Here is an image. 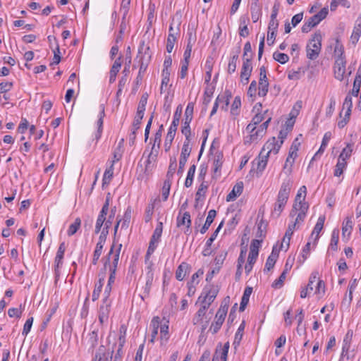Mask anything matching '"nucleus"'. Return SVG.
Returning a JSON list of instances; mask_svg holds the SVG:
<instances>
[{
  "instance_id": "nucleus-5",
  "label": "nucleus",
  "mask_w": 361,
  "mask_h": 361,
  "mask_svg": "<svg viewBox=\"0 0 361 361\" xmlns=\"http://www.w3.org/2000/svg\"><path fill=\"white\" fill-rule=\"evenodd\" d=\"M300 204H293L290 212V216L293 217L296 216L295 221L298 224L304 221L309 207L307 203Z\"/></svg>"
},
{
  "instance_id": "nucleus-46",
  "label": "nucleus",
  "mask_w": 361,
  "mask_h": 361,
  "mask_svg": "<svg viewBox=\"0 0 361 361\" xmlns=\"http://www.w3.org/2000/svg\"><path fill=\"white\" fill-rule=\"evenodd\" d=\"M207 309L208 307H206V305L201 304L200 308L198 310L193 318L192 321L194 324H197L202 320V317L205 315Z\"/></svg>"
},
{
  "instance_id": "nucleus-19",
  "label": "nucleus",
  "mask_w": 361,
  "mask_h": 361,
  "mask_svg": "<svg viewBox=\"0 0 361 361\" xmlns=\"http://www.w3.org/2000/svg\"><path fill=\"white\" fill-rule=\"evenodd\" d=\"M329 13V9L327 7L322 8V10L317 14L310 17L308 20L315 27L322 20L325 19Z\"/></svg>"
},
{
  "instance_id": "nucleus-7",
  "label": "nucleus",
  "mask_w": 361,
  "mask_h": 361,
  "mask_svg": "<svg viewBox=\"0 0 361 361\" xmlns=\"http://www.w3.org/2000/svg\"><path fill=\"white\" fill-rule=\"evenodd\" d=\"M66 249V245L65 242L61 243L54 259V274L56 280H58L60 276L59 269L63 264V259Z\"/></svg>"
},
{
  "instance_id": "nucleus-8",
  "label": "nucleus",
  "mask_w": 361,
  "mask_h": 361,
  "mask_svg": "<svg viewBox=\"0 0 361 361\" xmlns=\"http://www.w3.org/2000/svg\"><path fill=\"white\" fill-rule=\"evenodd\" d=\"M109 200L107 198L105 201V203L102 206V208L99 212V214L97 221H96L95 229H94V233L96 234L99 233V232H102V226L104 227V223L106 221V216L109 211Z\"/></svg>"
},
{
  "instance_id": "nucleus-37",
  "label": "nucleus",
  "mask_w": 361,
  "mask_h": 361,
  "mask_svg": "<svg viewBox=\"0 0 361 361\" xmlns=\"http://www.w3.org/2000/svg\"><path fill=\"white\" fill-rule=\"evenodd\" d=\"M306 193H307L306 186H305V185L301 186L300 188V189L298 190V193L295 196L294 204H300V203H301V204L307 203L306 202H305Z\"/></svg>"
},
{
  "instance_id": "nucleus-54",
  "label": "nucleus",
  "mask_w": 361,
  "mask_h": 361,
  "mask_svg": "<svg viewBox=\"0 0 361 361\" xmlns=\"http://www.w3.org/2000/svg\"><path fill=\"white\" fill-rule=\"evenodd\" d=\"M113 174H114V165H113V164H111V165L109 166V168L106 169L104 172V177L102 179L103 185L104 184L109 183V182L111 181V180L113 177Z\"/></svg>"
},
{
  "instance_id": "nucleus-64",
  "label": "nucleus",
  "mask_w": 361,
  "mask_h": 361,
  "mask_svg": "<svg viewBox=\"0 0 361 361\" xmlns=\"http://www.w3.org/2000/svg\"><path fill=\"white\" fill-rule=\"evenodd\" d=\"M273 58L276 61L281 63V64H284L289 60V56L284 53H280V52H274L273 54Z\"/></svg>"
},
{
  "instance_id": "nucleus-61",
  "label": "nucleus",
  "mask_w": 361,
  "mask_h": 361,
  "mask_svg": "<svg viewBox=\"0 0 361 361\" xmlns=\"http://www.w3.org/2000/svg\"><path fill=\"white\" fill-rule=\"evenodd\" d=\"M319 272L318 271H313L310 278L308 283L306 286V288L308 289L310 292L314 290V285L316 283V281L318 279Z\"/></svg>"
},
{
  "instance_id": "nucleus-60",
  "label": "nucleus",
  "mask_w": 361,
  "mask_h": 361,
  "mask_svg": "<svg viewBox=\"0 0 361 361\" xmlns=\"http://www.w3.org/2000/svg\"><path fill=\"white\" fill-rule=\"evenodd\" d=\"M361 86V78L359 76H355L353 82V86L351 92L349 93L354 97H357Z\"/></svg>"
},
{
  "instance_id": "nucleus-56",
  "label": "nucleus",
  "mask_w": 361,
  "mask_h": 361,
  "mask_svg": "<svg viewBox=\"0 0 361 361\" xmlns=\"http://www.w3.org/2000/svg\"><path fill=\"white\" fill-rule=\"evenodd\" d=\"M140 124H141L140 122L133 121V123L132 125L131 133L129 135L130 142H131L132 144H134V142L136 138L137 131V130L140 129Z\"/></svg>"
},
{
  "instance_id": "nucleus-28",
  "label": "nucleus",
  "mask_w": 361,
  "mask_h": 361,
  "mask_svg": "<svg viewBox=\"0 0 361 361\" xmlns=\"http://www.w3.org/2000/svg\"><path fill=\"white\" fill-rule=\"evenodd\" d=\"M252 288L251 287H247L243 293V295L241 298V301L240 304L239 310L240 312H243L245 309V307L248 304L250 296L252 293Z\"/></svg>"
},
{
  "instance_id": "nucleus-21",
  "label": "nucleus",
  "mask_w": 361,
  "mask_h": 361,
  "mask_svg": "<svg viewBox=\"0 0 361 361\" xmlns=\"http://www.w3.org/2000/svg\"><path fill=\"white\" fill-rule=\"evenodd\" d=\"M190 269V266L187 262H182L176 269V279L180 281H183Z\"/></svg>"
},
{
  "instance_id": "nucleus-41",
  "label": "nucleus",
  "mask_w": 361,
  "mask_h": 361,
  "mask_svg": "<svg viewBox=\"0 0 361 361\" xmlns=\"http://www.w3.org/2000/svg\"><path fill=\"white\" fill-rule=\"evenodd\" d=\"M339 238V230L335 228L333 230L331 233V238L329 247L334 251H336L338 249V243Z\"/></svg>"
},
{
  "instance_id": "nucleus-4",
  "label": "nucleus",
  "mask_w": 361,
  "mask_h": 361,
  "mask_svg": "<svg viewBox=\"0 0 361 361\" xmlns=\"http://www.w3.org/2000/svg\"><path fill=\"white\" fill-rule=\"evenodd\" d=\"M106 226L105 227V228L102 229V231L100 233L98 242L96 245V247H95V249H94V251L93 253V258H92V263L94 265H96L98 262V260L102 253V250H103L104 245L105 244L106 238L108 236V231H107L108 225H106Z\"/></svg>"
},
{
  "instance_id": "nucleus-3",
  "label": "nucleus",
  "mask_w": 361,
  "mask_h": 361,
  "mask_svg": "<svg viewBox=\"0 0 361 361\" xmlns=\"http://www.w3.org/2000/svg\"><path fill=\"white\" fill-rule=\"evenodd\" d=\"M322 36L320 30L314 32L306 47L307 57L310 60L316 59L322 48Z\"/></svg>"
},
{
  "instance_id": "nucleus-63",
  "label": "nucleus",
  "mask_w": 361,
  "mask_h": 361,
  "mask_svg": "<svg viewBox=\"0 0 361 361\" xmlns=\"http://www.w3.org/2000/svg\"><path fill=\"white\" fill-rule=\"evenodd\" d=\"M250 133L251 134L249 136V139L245 140V144H251L253 142H256L259 137H262L264 135V133H261L259 129Z\"/></svg>"
},
{
  "instance_id": "nucleus-27",
  "label": "nucleus",
  "mask_w": 361,
  "mask_h": 361,
  "mask_svg": "<svg viewBox=\"0 0 361 361\" xmlns=\"http://www.w3.org/2000/svg\"><path fill=\"white\" fill-rule=\"evenodd\" d=\"M232 97L231 92L230 90H226L223 95H219L217 98H220V104H221V108L222 110L228 111L230 99Z\"/></svg>"
},
{
  "instance_id": "nucleus-38",
  "label": "nucleus",
  "mask_w": 361,
  "mask_h": 361,
  "mask_svg": "<svg viewBox=\"0 0 361 361\" xmlns=\"http://www.w3.org/2000/svg\"><path fill=\"white\" fill-rule=\"evenodd\" d=\"M120 243L115 245L114 242L112 243L110 250L105 257V261L104 263V269H106L107 267V266H109L110 267V265H112V262L111 263V258L112 257V259L114 260V255L115 254L116 250L118 248V245Z\"/></svg>"
},
{
  "instance_id": "nucleus-36",
  "label": "nucleus",
  "mask_w": 361,
  "mask_h": 361,
  "mask_svg": "<svg viewBox=\"0 0 361 361\" xmlns=\"http://www.w3.org/2000/svg\"><path fill=\"white\" fill-rule=\"evenodd\" d=\"M240 48L238 47V50L237 53L235 54H234L233 56H232L230 59V61H229V63L228 65V69H227V72L228 74L233 73L236 70L237 61L238 59V53L240 52Z\"/></svg>"
},
{
  "instance_id": "nucleus-25",
  "label": "nucleus",
  "mask_w": 361,
  "mask_h": 361,
  "mask_svg": "<svg viewBox=\"0 0 361 361\" xmlns=\"http://www.w3.org/2000/svg\"><path fill=\"white\" fill-rule=\"evenodd\" d=\"M252 71V64L248 59H246L245 62H243L241 71H240V79L250 78Z\"/></svg>"
},
{
  "instance_id": "nucleus-49",
  "label": "nucleus",
  "mask_w": 361,
  "mask_h": 361,
  "mask_svg": "<svg viewBox=\"0 0 361 361\" xmlns=\"http://www.w3.org/2000/svg\"><path fill=\"white\" fill-rule=\"evenodd\" d=\"M160 319L159 317H154L151 322V325L152 326V338L150 340L151 342H154V339L156 338L157 335L158 334V329L159 326Z\"/></svg>"
},
{
  "instance_id": "nucleus-23",
  "label": "nucleus",
  "mask_w": 361,
  "mask_h": 361,
  "mask_svg": "<svg viewBox=\"0 0 361 361\" xmlns=\"http://www.w3.org/2000/svg\"><path fill=\"white\" fill-rule=\"evenodd\" d=\"M121 67V57H118L114 62L110 70L109 82L113 83L116 79L117 73Z\"/></svg>"
},
{
  "instance_id": "nucleus-42",
  "label": "nucleus",
  "mask_w": 361,
  "mask_h": 361,
  "mask_svg": "<svg viewBox=\"0 0 361 361\" xmlns=\"http://www.w3.org/2000/svg\"><path fill=\"white\" fill-rule=\"evenodd\" d=\"M353 152V145L348 144L347 146L343 149L341 152L338 159L347 161V160L351 157Z\"/></svg>"
},
{
  "instance_id": "nucleus-30",
  "label": "nucleus",
  "mask_w": 361,
  "mask_h": 361,
  "mask_svg": "<svg viewBox=\"0 0 361 361\" xmlns=\"http://www.w3.org/2000/svg\"><path fill=\"white\" fill-rule=\"evenodd\" d=\"M98 329H94L87 336V343L90 345L92 349H94L98 344Z\"/></svg>"
},
{
  "instance_id": "nucleus-51",
  "label": "nucleus",
  "mask_w": 361,
  "mask_h": 361,
  "mask_svg": "<svg viewBox=\"0 0 361 361\" xmlns=\"http://www.w3.org/2000/svg\"><path fill=\"white\" fill-rule=\"evenodd\" d=\"M171 184H172V182L170 180H164V185H163V187L161 189V197H162L163 201L167 200L169 195Z\"/></svg>"
},
{
  "instance_id": "nucleus-57",
  "label": "nucleus",
  "mask_w": 361,
  "mask_h": 361,
  "mask_svg": "<svg viewBox=\"0 0 361 361\" xmlns=\"http://www.w3.org/2000/svg\"><path fill=\"white\" fill-rule=\"evenodd\" d=\"M207 189L208 185L203 180L202 183L200 185L195 194V200L198 201L202 196L204 197Z\"/></svg>"
},
{
  "instance_id": "nucleus-58",
  "label": "nucleus",
  "mask_w": 361,
  "mask_h": 361,
  "mask_svg": "<svg viewBox=\"0 0 361 361\" xmlns=\"http://www.w3.org/2000/svg\"><path fill=\"white\" fill-rule=\"evenodd\" d=\"M266 228H267V224H265L264 223L263 220H261L257 224V231L256 233V236L257 238H259V239H262V241L263 240V238L265 237Z\"/></svg>"
},
{
  "instance_id": "nucleus-32",
  "label": "nucleus",
  "mask_w": 361,
  "mask_h": 361,
  "mask_svg": "<svg viewBox=\"0 0 361 361\" xmlns=\"http://www.w3.org/2000/svg\"><path fill=\"white\" fill-rule=\"evenodd\" d=\"M194 104L189 102L186 106L185 114H184V122L183 124H190L193 118Z\"/></svg>"
},
{
  "instance_id": "nucleus-9",
  "label": "nucleus",
  "mask_w": 361,
  "mask_h": 361,
  "mask_svg": "<svg viewBox=\"0 0 361 361\" xmlns=\"http://www.w3.org/2000/svg\"><path fill=\"white\" fill-rule=\"evenodd\" d=\"M121 247H122V244H119L118 245V248L116 249L115 254L114 255V260H112V265H110V269H109L110 275L109 277L107 285H109L111 286H112V284L115 281L116 273V269L118 267V261H119V256H120Z\"/></svg>"
},
{
  "instance_id": "nucleus-18",
  "label": "nucleus",
  "mask_w": 361,
  "mask_h": 361,
  "mask_svg": "<svg viewBox=\"0 0 361 361\" xmlns=\"http://www.w3.org/2000/svg\"><path fill=\"white\" fill-rule=\"evenodd\" d=\"M353 223L352 218L348 216L345 219L342 225V237L348 240L353 230Z\"/></svg>"
},
{
  "instance_id": "nucleus-62",
  "label": "nucleus",
  "mask_w": 361,
  "mask_h": 361,
  "mask_svg": "<svg viewBox=\"0 0 361 361\" xmlns=\"http://www.w3.org/2000/svg\"><path fill=\"white\" fill-rule=\"evenodd\" d=\"M250 133L251 134L249 136V139L245 140V144H251L253 142H256L259 137H262L264 135V133H261L259 129Z\"/></svg>"
},
{
  "instance_id": "nucleus-48",
  "label": "nucleus",
  "mask_w": 361,
  "mask_h": 361,
  "mask_svg": "<svg viewBox=\"0 0 361 361\" xmlns=\"http://www.w3.org/2000/svg\"><path fill=\"white\" fill-rule=\"evenodd\" d=\"M305 75V70L302 68H298L297 71L291 70L288 72V78L289 80H298Z\"/></svg>"
},
{
  "instance_id": "nucleus-31",
  "label": "nucleus",
  "mask_w": 361,
  "mask_h": 361,
  "mask_svg": "<svg viewBox=\"0 0 361 361\" xmlns=\"http://www.w3.org/2000/svg\"><path fill=\"white\" fill-rule=\"evenodd\" d=\"M132 214V208L131 207H128L126 210L125 211L124 215L121 220V229H127L129 226Z\"/></svg>"
},
{
  "instance_id": "nucleus-14",
  "label": "nucleus",
  "mask_w": 361,
  "mask_h": 361,
  "mask_svg": "<svg viewBox=\"0 0 361 361\" xmlns=\"http://www.w3.org/2000/svg\"><path fill=\"white\" fill-rule=\"evenodd\" d=\"M229 301L230 298L228 296L224 299V300L221 302L220 307L216 312V314L215 315V319H219L224 322L229 306Z\"/></svg>"
},
{
  "instance_id": "nucleus-26",
  "label": "nucleus",
  "mask_w": 361,
  "mask_h": 361,
  "mask_svg": "<svg viewBox=\"0 0 361 361\" xmlns=\"http://www.w3.org/2000/svg\"><path fill=\"white\" fill-rule=\"evenodd\" d=\"M216 212L215 209H211L209 211L205 223L200 231L201 233L204 234L207 232L211 224L213 223L214 219L216 217Z\"/></svg>"
},
{
  "instance_id": "nucleus-34",
  "label": "nucleus",
  "mask_w": 361,
  "mask_h": 361,
  "mask_svg": "<svg viewBox=\"0 0 361 361\" xmlns=\"http://www.w3.org/2000/svg\"><path fill=\"white\" fill-rule=\"evenodd\" d=\"M269 156L264 154V152H260L259 154V159L257 161V171L260 173L262 172L267 166Z\"/></svg>"
},
{
  "instance_id": "nucleus-50",
  "label": "nucleus",
  "mask_w": 361,
  "mask_h": 361,
  "mask_svg": "<svg viewBox=\"0 0 361 361\" xmlns=\"http://www.w3.org/2000/svg\"><path fill=\"white\" fill-rule=\"evenodd\" d=\"M80 225L81 220L80 218L78 217L75 219V221L69 226L68 229L67 231L68 235H73L78 231V229L80 227Z\"/></svg>"
},
{
  "instance_id": "nucleus-1",
  "label": "nucleus",
  "mask_w": 361,
  "mask_h": 361,
  "mask_svg": "<svg viewBox=\"0 0 361 361\" xmlns=\"http://www.w3.org/2000/svg\"><path fill=\"white\" fill-rule=\"evenodd\" d=\"M292 185L293 181L290 178L284 180L282 183L272 211L273 216L278 218L281 215L289 198Z\"/></svg>"
},
{
  "instance_id": "nucleus-44",
  "label": "nucleus",
  "mask_w": 361,
  "mask_h": 361,
  "mask_svg": "<svg viewBox=\"0 0 361 361\" xmlns=\"http://www.w3.org/2000/svg\"><path fill=\"white\" fill-rule=\"evenodd\" d=\"M195 170H196V166L195 164L191 165L190 167L189 168V170H188V174H187V177H186V179H185V181L184 183V185L186 188H189L192 185V182H193V178H194L195 173Z\"/></svg>"
},
{
  "instance_id": "nucleus-24",
  "label": "nucleus",
  "mask_w": 361,
  "mask_h": 361,
  "mask_svg": "<svg viewBox=\"0 0 361 361\" xmlns=\"http://www.w3.org/2000/svg\"><path fill=\"white\" fill-rule=\"evenodd\" d=\"M357 286V281L356 279H353L350 281V283L348 285V291H350V299H347V294H345L344 298L342 301V305L346 306L348 307L352 302L353 300V293L355 290Z\"/></svg>"
},
{
  "instance_id": "nucleus-47",
  "label": "nucleus",
  "mask_w": 361,
  "mask_h": 361,
  "mask_svg": "<svg viewBox=\"0 0 361 361\" xmlns=\"http://www.w3.org/2000/svg\"><path fill=\"white\" fill-rule=\"evenodd\" d=\"M252 47L250 42H247L245 44L244 49H243V61L245 62L246 59H248L250 62H252Z\"/></svg>"
},
{
  "instance_id": "nucleus-22",
  "label": "nucleus",
  "mask_w": 361,
  "mask_h": 361,
  "mask_svg": "<svg viewBox=\"0 0 361 361\" xmlns=\"http://www.w3.org/2000/svg\"><path fill=\"white\" fill-rule=\"evenodd\" d=\"M253 2L251 4V18L253 23H256L259 20L262 16V10L257 2L259 0H252Z\"/></svg>"
},
{
  "instance_id": "nucleus-52",
  "label": "nucleus",
  "mask_w": 361,
  "mask_h": 361,
  "mask_svg": "<svg viewBox=\"0 0 361 361\" xmlns=\"http://www.w3.org/2000/svg\"><path fill=\"white\" fill-rule=\"evenodd\" d=\"M176 33H169L167 37V42H166V51L169 53H171L174 47V44L177 40L176 35Z\"/></svg>"
},
{
  "instance_id": "nucleus-17",
  "label": "nucleus",
  "mask_w": 361,
  "mask_h": 361,
  "mask_svg": "<svg viewBox=\"0 0 361 361\" xmlns=\"http://www.w3.org/2000/svg\"><path fill=\"white\" fill-rule=\"evenodd\" d=\"M243 183L242 181L238 182L233 188L232 190L227 195L226 201L231 202L235 200L240 196L243 191Z\"/></svg>"
},
{
  "instance_id": "nucleus-16",
  "label": "nucleus",
  "mask_w": 361,
  "mask_h": 361,
  "mask_svg": "<svg viewBox=\"0 0 361 361\" xmlns=\"http://www.w3.org/2000/svg\"><path fill=\"white\" fill-rule=\"evenodd\" d=\"M99 118L97 122V131L95 133V140L98 141L102 133L103 130V122H104V117L105 116V106L104 104H102L99 106Z\"/></svg>"
},
{
  "instance_id": "nucleus-2",
  "label": "nucleus",
  "mask_w": 361,
  "mask_h": 361,
  "mask_svg": "<svg viewBox=\"0 0 361 361\" xmlns=\"http://www.w3.org/2000/svg\"><path fill=\"white\" fill-rule=\"evenodd\" d=\"M151 57L152 55L149 51V47L145 45L144 40L141 41L139 44L137 54L135 59V61L138 63V73L140 75L142 74L144 75L151 61Z\"/></svg>"
},
{
  "instance_id": "nucleus-53",
  "label": "nucleus",
  "mask_w": 361,
  "mask_h": 361,
  "mask_svg": "<svg viewBox=\"0 0 361 361\" xmlns=\"http://www.w3.org/2000/svg\"><path fill=\"white\" fill-rule=\"evenodd\" d=\"M190 142L188 141H184V143L182 147L180 157V159H183L188 161V158L189 157L191 152V147H190Z\"/></svg>"
},
{
  "instance_id": "nucleus-45",
  "label": "nucleus",
  "mask_w": 361,
  "mask_h": 361,
  "mask_svg": "<svg viewBox=\"0 0 361 361\" xmlns=\"http://www.w3.org/2000/svg\"><path fill=\"white\" fill-rule=\"evenodd\" d=\"M195 42V39L192 38V34L190 33L189 38H188V44L186 46V49H185V50L184 51V54H183V57H184L183 61H188V62L190 61V58L191 52H192V42Z\"/></svg>"
},
{
  "instance_id": "nucleus-10",
  "label": "nucleus",
  "mask_w": 361,
  "mask_h": 361,
  "mask_svg": "<svg viewBox=\"0 0 361 361\" xmlns=\"http://www.w3.org/2000/svg\"><path fill=\"white\" fill-rule=\"evenodd\" d=\"M345 56H337L334 63V75L335 78L342 81L345 73Z\"/></svg>"
},
{
  "instance_id": "nucleus-35",
  "label": "nucleus",
  "mask_w": 361,
  "mask_h": 361,
  "mask_svg": "<svg viewBox=\"0 0 361 361\" xmlns=\"http://www.w3.org/2000/svg\"><path fill=\"white\" fill-rule=\"evenodd\" d=\"M269 156L264 154V152H260L259 154V159L257 161V171L260 173L262 172L267 166Z\"/></svg>"
},
{
  "instance_id": "nucleus-55",
  "label": "nucleus",
  "mask_w": 361,
  "mask_h": 361,
  "mask_svg": "<svg viewBox=\"0 0 361 361\" xmlns=\"http://www.w3.org/2000/svg\"><path fill=\"white\" fill-rule=\"evenodd\" d=\"M244 328H245V324H244V323H242L240 325V326L238 327V329L235 334V338H234V341H233V345H234L235 348H236L237 346L239 345V344L242 340L243 331L244 330Z\"/></svg>"
},
{
  "instance_id": "nucleus-43",
  "label": "nucleus",
  "mask_w": 361,
  "mask_h": 361,
  "mask_svg": "<svg viewBox=\"0 0 361 361\" xmlns=\"http://www.w3.org/2000/svg\"><path fill=\"white\" fill-rule=\"evenodd\" d=\"M346 167L347 161L343 160L342 161L338 159L337 164L335 166L334 175L337 177L341 176L343 174L344 170L346 169Z\"/></svg>"
},
{
  "instance_id": "nucleus-13",
  "label": "nucleus",
  "mask_w": 361,
  "mask_h": 361,
  "mask_svg": "<svg viewBox=\"0 0 361 361\" xmlns=\"http://www.w3.org/2000/svg\"><path fill=\"white\" fill-rule=\"evenodd\" d=\"M159 154L158 149H156L154 146L152 147L151 152L149 153L147 156V159L145 163V172L149 173L152 169L154 167L155 163L157 159Z\"/></svg>"
},
{
  "instance_id": "nucleus-59",
  "label": "nucleus",
  "mask_w": 361,
  "mask_h": 361,
  "mask_svg": "<svg viewBox=\"0 0 361 361\" xmlns=\"http://www.w3.org/2000/svg\"><path fill=\"white\" fill-rule=\"evenodd\" d=\"M241 106V100L239 96H236L231 104V114L233 115H238L239 108Z\"/></svg>"
},
{
  "instance_id": "nucleus-6",
  "label": "nucleus",
  "mask_w": 361,
  "mask_h": 361,
  "mask_svg": "<svg viewBox=\"0 0 361 361\" xmlns=\"http://www.w3.org/2000/svg\"><path fill=\"white\" fill-rule=\"evenodd\" d=\"M111 303L112 300L111 299L103 298L102 300V303L99 307L98 315L99 323L102 325L107 322L109 319Z\"/></svg>"
},
{
  "instance_id": "nucleus-39",
  "label": "nucleus",
  "mask_w": 361,
  "mask_h": 361,
  "mask_svg": "<svg viewBox=\"0 0 361 361\" xmlns=\"http://www.w3.org/2000/svg\"><path fill=\"white\" fill-rule=\"evenodd\" d=\"M315 283L314 294L317 295L319 298H322L325 293V283L323 280L319 279V275Z\"/></svg>"
},
{
  "instance_id": "nucleus-15",
  "label": "nucleus",
  "mask_w": 361,
  "mask_h": 361,
  "mask_svg": "<svg viewBox=\"0 0 361 361\" xmlns=\"http://www.w3.org/2000/svg\"><path fill=\"white\" fill-rule=\"evenodd\" d=\"M112 355H110L104 345H101L97 350L92 361H111Z\"/></svg>"
},
{
  "instance_id": "nucleus-33",
  "label": "nucleus",
  "mask_w": 361,
  "mask_h": 361,
  "mask_svg": "<svg viewBox=\"0 0 361 361\" xmlns=\"http://www.w3.org/2000/svg\"><path fill=\"white\" fill-rule=\"evenodd\" d=\"M104 281V276L99 278L98 281L96 283L93 293H92V300L95 301L98 300L100 293L102 291Z\"/></svg>"
},
{
  "instance_id": "nucleus-11",
  "label": "nucleus",
  "mask_w": 361,
  "mask_h": 361,
  "mask_svg": "<svg viewBox=\"0 0 361 361\" xmlns=\"http://www.w3.org/2000/svg\"><path fill=\"white\" fill-rule=\"evenodd\" d=\"M283 144V141H277L275 137L269 139L263 146L261 152H264V154H267L269 156V154L273 152L274 154H276L281 145Z\"/></svg>"
},
{
  "instance_id": "nucleus-29",
  "label": "nucleus",
  "mask_w": 361,
  "mask_h": 361,
  "mask_svg": "<svg viewBox=\"0 0 361 361\" xmlns=\"http://www.w3.org/2000/svg\"><path fill=\"white\" fill-rule=\"evenodd\" d=\"M331 137V132H326L324 134V137L322 139V145L320 146V148L319 149L317 152L314 154V156L312 157V160L310 161V164L308 166V169L310 168V166H311L312 161H314V159H315V157L319 153H322L324 151V149H325L326 147L327 146V144H328L329 141L330 140Z\"/></svg>"
},
{
  "instance_id": "nucleus-40",
  "label": "nucleus",
  "mask_w": 361,
  "mask_h": 361,
  "mask_svg": "<svg viewBox=\"0 0 361 361\" xmlns=\"http://www.w3.org/2000/svg\"><path fill=\"white\" fill-rule=\"evenodd\" d=\"M324 221H325V216L324 215L319 216V217L318 218L317 222L316 225L314 226V228L312 233V235H313L314 234L316 235L317 239L319 238V234L323 228Z\"/></svg>"
},
{
  "instance_id": "nucleus-20",
  "label": "nucleus",
  "mask_w": 361,
  "mask_h": 361,
  "mask_svg": "<svg viewBox=\"0 0 361 361\" xmlns=\"http://www.w3.org/2000/svg\"><path fill=\"white\" fill-rule=\"evenodd\" d=\"M184 225H186V231L185 233H187L191 226L190 214L188 212H185L182 216H180V214L179 213L177 217V226L180 227Z\"/></svg>"
},
{
  "instance_id": "nucleus-12",
  "label": "nucleus",
  "mask_w": 361,
  "mask_h": 361,
  "mask_svg": "<svg viewBox=\"0 0 361 361\" xmlns=\"http://www.w3.org/2000/svg\"><path fill=\"white\" fill-rule=\"evenodd\" d=\"M218 292L219 290L216 288H210L205 294L204 293L201 294L198 298V301L209 308L217 296Z\"/></svg>"
}]
</instances>
